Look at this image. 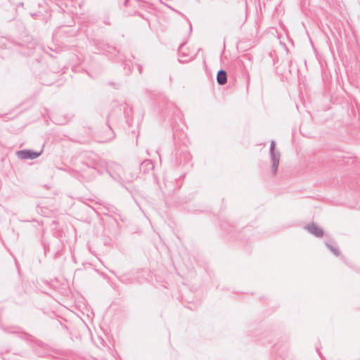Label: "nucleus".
Wrapping results in <instances>:
<instances>
[{
  "mask_svg": "<svg viewBox=\"0 0 360 360\" xmlns=\"http://www.w3.org/2000/svg\"><path fill=\"white\" fill-rule=\"evenodd\" d=\"M160 108L165 115H174L179 118L181 116V111L175 104L165 96L160 100Z\"/></svg>",
  "mask_w": 360,
  "mask_h": 360,
  "instance_id": "1",
  "label": "nucleus"
},
{
  "mask_svg": "<svg viewBox=\"0 0 360 360\" xmlns=\"http://www.w3.org/2000/svg\"><path fill=\"white\" fill-rule=\"evenodd\" d=\"M191 155L186 147L177 149L176 151V163L178 165H188L190 164Z\"/></svg>",
  "mask_w": 360,
  "mask_h": 360,
  "instance_id": "2",
  "label": "nucleus"
},
{
  "mask_svg": "<svg viewBox=\"0 0 360 360\" xmlns=\"http://www.w3.org/2000/svg\"><path fill=\"white\" fill-rule=\"evenodd\" d=\"M275 147H276L275 141H271L269 150H270V156H271V163H272V172L274 174H276V172L278 169V167L279 161H280V156H281L280 152L278 150H276Z\"/></svg>",
  "mask_w": 360,
  "mask_h": 360,
  "instance_id": "3",
  "label": "nucleus"
},
{
  "mask_svg": "<svg viewBox=\"0 0 360 360\" xmlns=\"http://www.w3.org/2000/svg\"><path fill=\"white\" fill-rule=\"evenodd\" d=\"M42 152L43 150H41L39 152H37L30 149H24L18 150L16 152V155L20 160H34L39 157Z\"/></svg>",
  "mask_w": 360,
  "mask_h": 360,
  "instance_id": "4",
  "label": "nucleus"
},
{
  "mask_svg": "<svg viewBox=\"0 0 360 360\" xmlns=\"http://www.w3.org/2000/svg\"><path fill=\"white\" fill-rule=\"evenodd\" d=\"M51 252H53V258L56 259L61 255L63 248V243L58 238L53 237L51 240Z\"/></svg>",
  "mask_w": 360,
  "mask_h": 360,
  "instance_id": "5",
  "label": "nucleus"
},
{
  "mask_svg": "<svg viewBox=\"0 0 360 360\" xmlns=\"http://www.w3.org/2000/svg\"><path fill=\"white\" fill-rule=\"evenodd\" d=\"M106 171L113 179L117 180L121 178L122 168L120 165L112 163L111 167H108Z\"/></svg>",
  "mask_w": 360,
  "mask_h": 360,
  "instance_id": "6",
  "label": "nucleus"
},
{
  "mask_svg": "<svg viewBox=\"0 0 360 360\" xmlns=\"http://www.w3.org/2000/svg\"><path fill=\"white\" fill-rule=\"evenodd\" d=\"M186 44V42L181 43L178 49L179 53V61L181 63H186L194 58V56H190V55L184 50V47Z\"/></svg>",
  "mask_w": 360,
  "mask_h": 360,
  "instance_id": "7",
  "label": "nucleus"
},
{
  "mask_svg": "<svg viewBox=\"0 0 360 360\" xmlns=\"http://www.w3.org/2000/svg\"><path fill=\"white\" fill-rule=\"evenodd\" d=\"M304 228L309 233L317 238H321L323 236L324 232L323 229L318 226L315 223L312 222L307 224Z\"/></svg>",
  "mask_w": 360,
  "mask_h": 360,
  "instance_id": "8",
  "label": "nucleus"
},
{
  "mask_svg": "<svg viewBox=\"0 0 360 360\" xmlns=\"http://www.w3.org/2000/svg\"><path fill=\"white\" fill-rule=\"evenodd\" d=\"M102 174V172L100 171V169L96 165H94L91 167H89L87 165L86 169L83 170L82 175H83V176L86 177L87 175L89 174V176H88L87 178H88L89 181H91L94 178H95L96 174Z\"/></svg>",
  "mask_w": 360,
  "mask_h": 360,
  "instance_id": "9",
  "label": "nucleus"
},
{
  "mask_svg": "<svg viewBox=\"0 0 360 360\" xmlns=\"http://www.w3.org/2000/svg\"><path fill=\"white\" fill-rule=\"evenodd\" d=\"M100 49L101 51L108 53L109 56L112 57V58H115L120 52L116 47L110 46L108 44H101Z\"/></svg>",
  "mask_w": 360,
  "mask_h": 360,
  "instance_id": "10",
  "label": "nucleus"
},
{
  "mask_svg": "<svg viewBox=\"0 0 360 360\" xmlns=\"http://www.w3.org/2000/svg\"><path fill=\"white\" fill-rule=\"evenodd\" d=\"M154 169V165L150 160H143L139 166V169L143 174L148 173Z\"/></svg>",
  "mask_w": 360,
  "mask_h": 360,
  "instance_id": "11",
  "label": "nucleus"
},
{
  "mask_svg": "<svg viewBox=\"0 0 360 360\" xmlns=\"http://www.w3.org/2000/svg\"><path fill=\"white\" fill-rule=\"evenodd\" d=\"M227 82V72L223 69H220L217 74V82L219 85H224Z\"/></svg>",
  "mask_w": 360,
  "mask_h": 360,
  "instance_id": "12",
  "label": "nucleus"
},
{
  "mask_svg": "<svg viewBox=\"0 0 360 360\" xmlns=\"http://www.w3.org/2000/svg\"><path fill=\"white\" fill-rule=\"evenodd\" d=\"M0 328H1L2 330H4L5 333H11V334L20 333V332H18V330H15L16 329L15 326L5 327V326L0 325Z\"/></svg>",
  "mask_w": 360,
  "mask_h": 360,
  "instance_id": "13",
  "label": "nucleus"
},
{
  "mask_svg": "<svg viewBox=\"0 0 360 360\" xmlns=\"http://www.w3.org/2000/svg\"><path fill=\"white\" fill-rule=\"evenodd\" d=\"M326 247L333 253L335 256H339L340 255V251L339 250L337 246L333 245L328 242H326Z\"/></svg>",
  "mask_w": 360,
  "mask_h": 360,
  "instance_id": "14",
  "label": "nucleus"
},
{
  "mask_svg": "<svg viewBox=\"0 0 360 360\" xmlns=\"http://www.w3.org/2000/svg\"><path fill=\"white\" fill-rule=\"evenodd\" d=\"M117 278L122 283H125V284H129V283H133V279L131 278L127 277L126 276H117Z\"/></svg>",
  "mask_w": 360,
  "mask_h": 360,
  "instance_id": "15",
  "label": "nucleus"
},
{
  "mask_svg": "<svg viewBox=\"0 0 360 360\" xmlns=\"http://www.w3.org/2000/svg\"><path fill=\"white\" fill-rule=\"evenodd\" d=\"M42 244L44 246V255H46L48 252L51 251V241H49V243H46L45 240H43Z\"/></svg>",
  "mask_w": 360,
  "mask_h": 360,
  "instance_id": "16",
  "label": "nucleus"
},
{
  "mask_svg": "<svg viewBox=\"0 0 360 360\" xmlns=\"http://www.w3.org/2000/svg\"><path fill=\"white\" fill-rule=\"evenodd\" d=\"M124 68L126 70L127 68H128V71L127 72L128 73H131V65L129 63V61L127 60V59H124Z\"/></svg>",
  "mask_w": 360,
  "mask_h": 360,
  "instance_id": "17",
  "label": "nucleus"
},
{
  "mask_svg": "<svg viewBox=\"0 0 360 360\" xmlns=\"http://www.w3.org/2000/svg\"><path fill=\"white\" fill-rule=\"evenodd\" d=\"M131 112V109H129V110H127L126 108H124V114L125 115V117L127 118V120H128L129 115H130V113ZM127 122H128V120H127Z\"/></svg>",
  "mask_w": 360,
  "mask_h": 360,
  "instance_id": "18",
  "label": "nucleus"
},
{
  "mask_svg": "<svg viewBox=\"0 0 360 360\" xmlns=\"http://www.w3.org/2000/svg\"><path fill=\"white\" fill-rule=\"evenodd\" d=\"M137 66H138V70H139V73L141 74L142 70H143L142 65H138Z\"/></svg>",
  "mask_w": 360,
  "mask_h": 360,
  "instance_id": "19",
  "label": "nucleus"
},
{
  "mask_svg": "<svg viewBox=\"0 0 360 360\" xmlns=\"http://www.w3.org/2000/svg\"><path fill=\"white\" fill-rule=\"evenodd\" d=\"M109 128H110V131H112V136L110 139H109V140H111V139H113L115 138V134H114V131H112V128H111V127L110 125H109Z\"/></svg>",
  "mask_w": 360,
  "mask_h": 360,
  "instance_id": "20",
  "label": "nucleus"
},
{
  "mask_svg": "<svg viewBox=\"0 0 360 360\" xmlns=\"http://www.w3.org/2000/svg\"><path fill=\"white\" fill-rule=\"evenodd\" d=\"M128 3H129V0H124V6H128Z\"/></svg>",
  "mask_w": 360,
  "mask_h": 360,
  "instance_id": "21",
  "label": "nucleus"
},
{
  "mask_svg": "<svg viewBox=\"0 0 360 360\" xmlns=\"http://www.w3.org/2000/svg\"><path fill=\"white\" fill-rule=\"evenodd\" d=\"M138 15H139L140 17H141L142 18H144L143 15L141 13H138Z\"/></svg>",
  "mask_w": 360,
  "mask_h": 360,
  "instance_id": "22",
  "label": "nucleus"
},
{
  "mask_svg": "<svg viewBox=\"0 0 360 360\" xmlns=\"http://www.w3.org/2000/svg\"><path fill=\"white\" fill-rule=\"evenodd\" d=\"M189 27H190L189 30H190V32H191L192 31V27H191V23L189 25Z\"/></svg>",
  "mask_w": 360,
  "mask_h": 360,
  "instance_id": "23",
  "label": "nucleus"
},
{
  "mask_svg": "<svg viewBox=\"0 0 360 360\" xmlns=\"http://www.w3.org/2000/svg\"><path fill=\"white\" fill-rule=\"evenodd\" d=\"M135 202H136V205H137L138 206H139V202H137V201H136V200H135Z\"/></svg>",
  "mask_w": 360,
  "mask_h": 360,
  "instance_id": "24",
  "label": "nucleus"
},
{
  "mask_svg": "<svg viewBox=\"0 0 360 360\" xmlns=\"http://www.w3.org/2000/svg\"><path fill=\"white\" fill-rule=\"evenodd\" d=\"M292 63V60H290L289 61V65H290Z\"/></svg>",
  "mask_w": 360,
  "mask_h": 360,
  "instance_id": "25",
  "label": "nucleus"
}]
</instances>
